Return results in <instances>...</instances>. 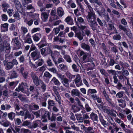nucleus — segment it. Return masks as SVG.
<instances>
[{
	"instance_id": "1",
	"label": "nucleus",
	"mask_w": 133,
	"mask_h": 133,
	"mask_svg": "<svg viewBox=\"0 0 133 133\" xmlns=\"http://www.w3.org/2000/svg\"><path fill=\"white\" fill-rule=\"evenodd\" d=\"M84 1L85 3L88 8V9L87 10L88 14L86 16L88 22L93 20L95 21L96 19V15L93 8L90 5L87 0H84Z\"/></svg>"
},
{
	"instance_id": "2",
	"label": "nucleus",
	"mask_w": 133,
	"mask_h": 133,
	"mask_svg": "<svg viewBox=\"0 0 133 133\" xmlns=\"http://www.w3.org/2000/svg\"><path fill=\"white\" fill-rule=\"evenodd\" d=\"M75 116L78 122H84L85 124H90V121L89 120L90 117L87 114L83 115L81 114H75Z\"/></svg>"
},
{
	"instance_id": "3",
	"label": "nucleus",
	"mask_w": 133,
	"mask_h": 133,
	"mask_svg": "<svg viewBox=\"0 0 133 133\" xmlns=\"http://www.w3.org/2000/svg\"><path fill=\"white\" fill-rule=\"evenodd\" d=\"M119 28L120 29L124 31L126 35L130 38V39L133 38L132 35L129 29L126 28L121 24H119Z\"/></svg>"
},
{
	"instance_id": "4",
	"label": "nucleus",
	"mask_w": 133,
	"mask_h": 133,
	"mask_svg": "<svg viewBox=\"0 0 133 133\" xmlns=\"http://www.w3.org/2000/svg\"><path fill=\"white\" fill-rule=\"evenodd\" d=\"M30 76L34 83L36 86H38L41 80L38 78L36 74L34 72H32L30 74Z\"/></svg>"
},
{
	"instance_id": "5",
	"label": "nucleus",
	"mask_w": 133,
	"mask_h": 133,
	"mask_svg": "<svg viewBox=\"0 0 133 133\" xmlns=\"http://www.w3.org/2000/svg\"><path fill=\"white\" fill-rule=\"evenodd\" d=\"M30 55L34 61L38 59L41 57L40 52L38 50L33 51L31 53Z\"/></svg>"
},
{
	"instance_id": "6",
	"label": "nucleus",
	"mask_w": 133,
	"mask_h": 133,
	"mask_svg": "<svg viewBox=\"0 0 133 133\" xmlns=\"http://www.w3.org/2000/svg\"><path fill=\"white\" fill-rule=\"evenodd\" d=\"M27 87L26 84L22 82L18 87V89L24 93H26L27 95L28 96L29 95V92L28 89H26Z\"/></svg>"
},
{
	"instance_id": "7",
	"label": "nucleus",
	"mask_w": 133,
	"mask_h": 133,
	"mask_svg": "<svg viewBox=\"0 0 133 133\" xmlns=\"http://www.w3.org/2000/svg\"><path fill=\"white\" fill-rule=\"evenodd\" d=\"M41 111L42 117V118H48V119H50V113L49 111H46L45 109L41 108L40 109Z\"/></svg>"
},
{
	"instance_id": "8",
	"label": "nucleus",
	"mask_w": 133,
	"mask_h": 133,
	"mask_svg": "<svg viewBox=\"0 0 133 133\" xmlns=\"http://www.w3.org/2000/svg\"><path fill=\"white\" fill-rule=\"evenodd\" d=\"M79 28L82 30H84L85 35L88 37L90 36H91V31L89 29H88V26L86 25H81L79 26Z\"/></svg>"
},
{
	"instance_id": "9",
	"label": "nucleus",
	"mask_w": 133,
	"mask_h": 133,
	"mask_svg": "<svg viewBox=\"0 0 133 133\" xmlns=\"http://www.w3.org/2000/svg\"><path fill=\"white\" fill-rule=\"evenodd\" d=\"M74 81L77 87H79L83 85L81 76L79 74L76 75V78Z\"/></svg>"
},
{
	"instance_id": "10",
	"label": "nucleus",
	"mask_w": 133,
	"mask_h": 133,
	"mask_svg": "<svg viewBox=\"0 0 133 133\" xmlns=\"http://www.w3.org/2000/svg\"><path fill=\"white\" fill-rule=\"evenodd\" d=\"M90 27L93 31L97 30V26L98 25L97 22L95 21H92L88 22Z\"/></svg>"
},
{
	"instance_id": "11",
	"label": "nucleus",
	"mask_w": 133,
	"mask_h": 133,
	"mask_svg": "<svg viewBox=\"0 0 133 133\" xmlns=\"http://www.w3.org/2000/svg\"><path fill=\"white\" fill-rule=\"evenodd\" d=\"M42 123L39 120H37L34 121L31 125V129H35L37 127H40Z\"/></svg>"
},
{
	"instance_id": "12",
	"label": "nucleus",
	"mask_w": 133,
	"mask_h": 133,
	"mask_svg": "<svg viewBox=\"0 0 133 133\" xmlns=\"http://www.w3.org/2000/svg\"><path fill=\"white\" fill-rule=\"evenodd\" d=\"M71 94L72 96H75L79 97L80 93L79 91L77 89H72L71 92Z\"/></svg>"
},
{
	"instance_id": "13",
	"label": "nucleus",
	"mask_w": 133,
	"mask_h": 133,
	"mask_svg": "<svg viewBox=\"0 0 133 133\" xmlns=\"http://www.w3.org/2000/svg\"><path fill=\"white\" fill-rule=\"evenodd\" d=\"M24 40L25 41V43H27L31 44L32 43V41L31 38L29 33H28L26 36V37L24 38Z\"/></svg>"
},
{
	"instance_id": "14",
	"label": "nucleus",
	"mask_w": 133,
	"mask_h": 133,
	"mask_svg": "<svg viewBox=\"0 0 133 133\" xmlns=\"http://www.w3.org/2000/svg\"><path fill=\"white\" fill-rule=\"evenodd\" d=\"M61 82L63 85L66 87L68 88L69 86V80L66 78H64L61 80Z\"/></svg>"
},
{
	"instance_id": "15",
	"label": "nucleus",
	"mask_w": 133,
	"mask_h": 133,
	"mask_svg": "<svg viewBox=\"0 0 133 133\" xmlns=\"http://www.w3.org/2000/svg\"><path fill=\"white\" fill-rule=\"evenodd\" d=\"M50 51L51 50L50 49L47 48V49H46L45 48H44L41 50V52L42 55L43 56L45 57L49 54L47 51Z\"/></svg>"
},
{
	"instance_id": "16",
	"label": "nucleus",
	"mask_w": 133,
	"mask_h": 133,
	"mask_svg": "<svg viewBox=\"0 0 133 133\" xmlns=\"http://www.w3.org/2000/svg\"><path fill=\"white\" fill-rule=\"evenodd\" d=\"M6 43V41H4L3 42L2 39L1 37V35H0V50L1 51H3L4 49V46Z\"/></svg>"
},
{
	"instance_id": "17",
	"label": "nucleus",
	"mask_w": 133,
	"mask_h": 133,
	"mask_svg": "<svg viewBox=\"0 0 133 133\" xmlns=\"http://www.w3.org/2000/svg\"><path fill=\"white\" fill-rule=\"evenodd\" d=\"M57 12L58 16L60 17H62L64 14V11L61 7H59L57 9Z\"/></svg>"
},
{
	"instance_id": "18",
	"label": "nucleus",
	"mask_w": 133,
	"mask_h": 133,
	"mask_svg": "<svg viewBox=\"0 0 133 133\" xmlns=\"http://www.w3.org/2000/svg\"><path fill=\"white\" fill-rule=\"evenodd\" d=\"M83 35L80 30L75 34V37H77L80 41L83 39Z\"/></svg>"
},
{
	"instance_id": "19",
	"label": "nucleus",
	"mask_w": 133,
	"mask_h": 133,
	"mask_svg": "<svg viewBox=\"0 0 133 133\" xmlns=\"http://www.w3.org/2000/svg\"><path fill=\"white\" fill-rule=\"evenodd\" d=\"M32 37L35 41H38L41 37V35L39 33H37L34 35Z\"/></svg>"
},
{
	"instance_id": "20",
	"label": "nucleus",
	"mask_w": 133,
	"mask_h": 133,
	"mask_svg": "<svg viewBox=\"0 0 133 133\" xmlns=\"http://www.w3.org/2000/svg\"><path fill=\"white\" fill-rule=\"evenodd\" d=\"M65 21L68 24L70 25H72L74 24L73 20L70 16H68L65 19Z\"/></svg>"
},
{
	"instance_id": "21",
	"label": "nucleus",
	"mask_w": 133,
	"mask_h": 133,
	"mask_svg": "<svg viewBox=\"0 0 133 133\" xmlns=\"http://www.w3.org/2000/svg\"><path fill=\"white\" fill-rule=\"evenodd\" d=\"M116 122H117L118 124L121 123V124L119 125L121 126L122 128L123 129L124 131H125V125L124 124L123 121H122L120 119L117 118L115 120Z\"/></svg>"
},
{
	"instance_id": "22",
	"label": "nucleus",
	"mask_w": 133,
	"mask_h": 133,
	"mask_svg": "<svg viewBox=\"0 0 133 133\" xmlns=\"http://www.w3.org/2000/svg\"><path fill=\"white\" fill-rule=\"evenodd\" d=\"M48 16V14L46 12L41 13V18L44 22H45L46 21Z\"/></svg>"
},
{
	"instance_id": "23",
	"label": "nucleus",
	"mask_w": 133,
	"mask_h": 133,
	"mask_svg": "<svg viewBox=\"0 0 133 133\" xmlns=\"http://www.w3.org/2000/svg\"><path fill=\"white\" fill-rule=\"evenodd\" d=\"M81 45L82 48L88 51H90V47L88 44H86L84 43H83L81 44Z\"/></svg>"
},
{
	"instance_id": "24",
	"label": "nucleus",
	"mask_w": 133,
	"mask_h": 133,
	"mask_svg": "<svg viewBox=\"0 0 133 133\" xmlns=\"http://www.w3.org/2000/svg\"><path fill=\"white\" fill-rule=\"evenodd\" d=\"M46 98L45 97L42 98L40 99V104L43 107H46Z\"/></svg>"
},
{
	"instance_id": "25",
	"label": "nucleus",
	"mask_w": 133,
	"mask_h": 133,
	"mask_svg": "<svg viewBox=\"0 0 133 133\" xmlns=\"http://www.w3.org/2000/svg\"><path fill=\"white\" fill-rule=\"evenodd\" d=\"M95 130V128H93V127H89L87 128V129L85 131V133H95L96 131L95 130Z\"/></svg>"
},
{
	"instance_id": "26",
	"label": "nucleus",
	"mask_w": 133,
	"mask_h": 133,
	"mask_svg": "<svg viewBox=\"0 0 133 133\" xmlns=\"http://www.w3.org/2000/svg\"><path fill=\"white\" fill-rule=\"evenodd\" d=\"M8 24L7 23H5L1 25V29L2 31H5L8 30Z\"/></svg>"
},
{
	"instance_id": "27",
	"label": "nucleus",
	"mask_w": 133,
	"mask_h": 133,
	"mask_svg": "<svg viewBox=\"0 0 133 133\" xmlns=\"http://www.w3.org/2000/svg\"><path fill=\"white\" fill-rule=\"evenodd\" d=\"M50 82L54 83L56 85H59L61 84V83L55 77H53Z\"/></svg>"
},
{
	"instance_id": "28",
	"label": "nucleus",
	"mask_w": 133,
	"mask_h": 133,
	"mask_svg": "<svg viewBox=\"0 0 133 133\" xmlns=\"http://www.w3.org/2000/svg\"><path fill=\"white\" fill-rule=\"evenodd\" d=\"M78 23L80 25V26L83 25H82L84 24L85 21L84 19L81 17H78L77 18Z\"/></svg>"
},
{
	"instance_id": "29",
	"label": "nucleus",
	"mask_w": 133,
	"mask_h": 133,
	"mask_svg": "<svg viewBox=\"0 0 133 133\" xmlns=\"http://www.w3.org/2000/svg\"><path fill=\"white\" fill-rule=\"evenodd\" d=\"M90 118L93 121H98V117L97 115L93 113H92L90 115Z\"/></svg>"
},
{
	"instance_id": "30",
	"label": "nucleus",
	"mask_w": 133,
	"mask_h": 133,
	"mask_svg": "<svg viewBox=\"0 0 133 133\" xmlns=\"http://www.w3.org/2000/svg\"><path fill=\"white\" fill-rule=\"evenodd\" d=\"M48 109H50L51 107H54L55 104V103L54 101L50 99L48 101Z\"/></svg>"
},
{
	"instance_id": "31",
	"label": "nucleus",
	"mask_w": 133,
	"mask_h": 133,
	"mask_svg": "<svg viewBox=\"0 0 133 133\" xmlns=\"http://www.w3.org/2000/svg\"><path fill=\"white\" fill-rule=\"evenodd\" d=\"M80 108L75 105H73L71 107V110L74 112L75 113L76 112L79 111Z\"/></svg>"
},
{
	"instance_id": "32",
	"label": "nucleus",
	"mask_w": 133,
	"mask_h": 133,
	"mask_svg": "<svg viewBox=\"0 0 133 133\" xmlns=\"http://www.w3.org/2000/svg\"><path fill=\"white\" fill-rule=\"evenodd\" d=\"M59 68L62 71H65L68 69V67L66 65L63 64H61L59 65Z\"/></svg>"
},
{
	"instance_id": "33",
	"label": "nucleus",
	"mask_w": 133,
	"mask_h": 133,
	"mask_svg": "<svg viewBox=\"0 0 133 133\" xmlns=\"http://www.w3.org/2000/svg\"><path fill=\"white\" fill-rule=\"evenodd\" d=\"M31 123L29 121H25L22 124V126H27L29 128L31 129Z\"/></svg>"
},
{
	"instance_id": "34",
	"label": "nucleus",
	"mask_w": 133,
	"mask_h": 133,
	"mask_svg": "<svg viewBox=\"0 0 133 133\" xmlns=\"http://www.w3.org/2000/svg\"><path fill=\"white\" fill-rule=\"evenodd\" d=\"M109 30H114V32L113 33H118V32L117 31L116 29L115 28L114 26L112 24H108Z\"/></svg>"
},
{
	"instance_id": "35",
	"label": "nucleus",
	"mask_w": 133,
	"mask_h": 133,
	"mask_svg": "<svg viewBox=\"0 0 133 133\" xmlns=\"http://www.w3.org/2000/svg\"><path fill=\"white\" fill-rule=\"evenodd\" d=\"M124 94L123 91H119L116 94V96L117 98H121L123 97Z\"/></svg>"
},
{
	"instance_id": "36",
	"label": "nucleus",
	"mask_w": 133,
	"mask_h": 133,
	"mask_svg": "<svg viewBox=\"0 0 133 133\" xmlns=\"http://www.w3.org/2000/svg\"><path fill=\"white\" fill-rule=\"evenodd\" d=\"M39 82L41 84V87L42 89V91L43 92H44L46 89V85L41 80H40Z\"/></svg>"
},
{
	"instance_id": "37",
	"label": "nucleus",
	"mask_w": 133,
	"mask_h": 133,
	"mask_svg": "<svg viewBox=\"0 0 133 133\" xmlns=\"http://www.w3.org/2000/svg\"><path fill=\"white\" fill-rule=\"evenodd\" d=\"M52 76V75L47 71H45L43 77L48 79L50 78Z\"/></svg>"
},
{
	"instance_id": "38",
	"label": "nucleus",
	"mask_w": 133,
	"mask_h": 133,
	"mask_svg": "<svg viewBox=\"0 0 133 133\" xmlns=\"http://www.w3.org/2000/svg\"><path fill=\"white\" fill-rule=\"evenodd\" d=\"M59 115V113L57 114H56L52 113V114L51 118H50V119L49 120H50V121L52 122L55 121L56 120V116H58Z\"/></svg>"
},
{
	"instance_id": "39",
	"label": "nucleus",
	"mask_w": 133,
	"mask_h": 133,
	"mask_svg": "<svg viewBox=\"0 0 133 133\" xmlns=\"http://www.w3.org/2000/svg\"><path fill=\"white\" fill-rule=\"evenodd\" d=\"M17 11L20 13L22 12V8L20 3L17 1Z\"/></svg>"
},
{
	"instance_id": "40",
	"label": "nucleus",
	"mask_w": 133,
	"mask_h": 133,
	"mask_svg": "<svg viewBox=\"0 0 133 133\" xmlns=\"http://www.w3.org/2000/svg\"><path fill=\"white\" fill-rule=\"evenodd\" d=\"M63 57L66 62L69 63H70L72 62L71 58L69 55H64Z\"/></svg>"
},
{
	"instance_id": "41",
	"label": "nucleus",
	"mask_w": 133,
	"mask_h": 133,
	"mask_svg": "<svg viewBox=\"0 0 133 133\" xmlns=\"http://www.w3.org/2000/svg\"><path fill=\"white\" fill-rule=\"evenodd\" d=\"M36 50L38 49H37V48L32 43L31 46L28 54H30V52L32 51H34V50Z\"/></svg>"
},
{
	"instance_id": "42",
	"label": "nucleus",
	"mask_w": 133,
	"mask_h": 133,
	"mask_svg": "<svg viewBox=\"0 0 133 133\" xmlns=\"http://www.w3.org/2000/svg\"><path fill=\"white\" fill-rule=\"evenodd\" d=\"M0 123L2 125L5 127H8L10 124V122L8 121H6L4 122L3 121H2Z\"/></svg>"
},
{
	"instance_id": "43",
	"label": "nucleus",
	"mask_w": 133,
	"mask_h": 133,
	"mask_svg": "<svg viewBox=\"0 0 133 133\" xmlns=\"http://www.w3.org/2000/svg\"><path fill=\"white\" fill-rule=\"evenodd\" d=\"M97 92V91L95 89H89L88 90L87 95H90L91 94H95Z\"/></svg>"
},
{
	"instance_id": "44",
	"label": "nucleus",
	"mask_w": 133,
	"mask_h": 133,
	"mask_svg": "<svg viewBox=\"0 0 133 133\" xmlns=\"http://www.w3.org/2000/svg\"><path fill=\"white\" fill-rule=\"evenodd\" d=\"M102 16L107 21H109L110 18L108 13H104L103 14Z\"/></svg>"
},
{
	"instance_id": "45",
	"label": "nucleus",
	"mask_w": 133,
	"mask_h": 133,
	"mask_svg": "<svg viewBox=\"0 0 133 133\" xmlns=\"http://www.w3.org/2000/svg\"><path fill=\"white\" fill-rule=\"evenodd\" d=\"M13 66V65L12 64V63L11 62H9L7 63L5 68L6 70H8L11 69Z\"/></svg>"
},
{
	"instance_id": "46",
	"label": "nucleus",
	"mask_w": 133,
	"mask_h": 133,
	"mask_svg": "<svg viewBox=\"0 0 133 133\" xmlns=\"http://www.w3.org/2000/svg\"><path fill=\"white\" fill-rule=\"evenodd\" d=\"M101 106L104 112L108 114H110V110L109 109H107L106 108L105 106H103V105H101Z\"/></svg>"
},
{
	"instance_id": "47",
	"label": "nucleus",
	"mask_w": 133,
	"mask_h": 133,
	"mask_svg": "<svg viewBox=\"0 0 133 133\" xmlns=\"http://www.w3.org/2000/svg\"><path fill=\"white\" fill-rule=\"evenodd\" d=\"M49 71L52 72L54 74H57V71L56 68L55 67H52L51 68H49L48 69Z\"/></svg>"
},
{
	"instance_id": "48",
	"label": "nucleus",
	"mask_w": 133,
	"mask_h": 133,
	"mask_svg": "<svg viewBox=\"0 0 133 133\" xmlns=\"http://www.w3.org/2000/svg\"><path fill=\"white\" fill-rule=\"evenodd\" d=\"M68 3L70 5L72 8H74L76 7V5L73 3L72 0H70L68 2Z\"/></svg>"
},
{
	"instance_id": "49",
	"label": "nucleus",
	"mask_w": 133,
	"mask_h": 133,
	"mask_svg": "<svg viewBox=\"0 0 133 133\" xmlns=\"http://www.w3.org/2000/svg\"><path fill=\"white\" fill-rule=\"evenodd\" d=\"M52 47L54 49H56L58 50H61L62 49V46L56 44H54L53 45Z\"/></svg>"
},
{
	"instance_id": "50",
	"label": "nucleus",
	"mask_w": 133,
	"mask_h": 133,
	"mask_svg": "<svg viewBox=\"0 0 133 133\" xmlns=\"http://www.w3.org/2000/svg\"><path fill=\"white\" fill-rule=\"evenodd\" d=\"M33 114L36 116V118H38L40 117L41 116L40 113H41V111H40V110L37 111L32 112Z\"/></svg>"
},
{
	"instance_id": "51",
	"label": "nucleus",
	"mask_w": 133,
	"mask_h": 133,
	"mask_svg": "<svg viewBox=\"0 0 133 133\" xmlns=\"http://www.w3.org/2000/svg\"><path fill=\"white\" fill-rule=\"evenodd\" d=\"M101 12H100L99 10L97 11V13L100 16H102L103 14H104L103 12L105 11V9L103 7H102L101 9Z\"/></svg>"
},
{
	"instance_id": "52",
	"label": "nucleus",
	"mask_w": 133,
	"mask_h": 133,
	"mask_svg": "<svg viewBox=\"0 0 133 133\" xmlns=\"http://www.w3.org/2000/svg\"><path fill=\"white\" fill-rule=\"evenodd\" d=\"M21 132L22 133H31V131L28 129L22 128L21 130Z\"/></svg>"
},
{
	"instance_id": "53",
	"label": "nucleus",
	"mask_w": 133,
	"mask_h": 133,
	"mask_svg": "<svg viewBox=\"0 0 133 133\" xmlns=\"http://www.w3.org/2000/svg\"><path fill=\"white\" fill-rule=\"evenodd\" d=\"M111 51L115 53H116L117 52H118V50L117 47L116 45H115L114 46L111 47Z\"/></svg>"
},
{
	"instance_id": "54",
	"label": "nucleus",
	"mask_w": 133,
	"mask_h": 133,
	"mask_svg": "<svg viewBox=\"0 0 133 133\" xmlns=\"http://www.w3.org/2000/svg\"><path fill=\"white\" fill-rule=\"evenodd\" d=\"M121 38V36L119 34L115 35L113 37V39L116 40H120Z\"/></svg>"
},
{
	"instance_id": "55",
	"label": "nucleus",
	"mask_w": 133,
	"mask_h": 133,
	"mask_svg": "<svg viewBox=\"0 0 133 133\" xmlns=\"http://www.w3.org/2000/svg\"><path fill=\"white\" fill-rule=\"evenodd\" d=\"M37 65L38 66L42 65L44 63V60L42 59H39L38 60Z\"/></svg>"
},
{
	"instance_id": "56",
	"label": "nucleus",
	"mask_w": 133,
	"mask_h": 133,
	"mask_svg": "<svg viewBox=\"0 0 133 133\" xmlns=\"http://www.w3.org/2000/svg\"><path fill=\"white\" fill-rule=\"evenodd\" d=\"M8 116L10 119L12 120L14 118L15 116V115L14 113L11 112L8 115Z\"/></svg>"
},
{
	"instance_id": "57",
	"label": "nucleus",
	"mask_w": 133,
	"mask_h": 133,
	"mask_svg": "<svg viewBox=\"0 0 133 133\" xmlns=\"http://www.w3.org/2000/svg\"><path fill=\"white\" fill-rule=\"evenodd\" d=\"M33 20L31 19L29 21H28L26 20H25L24 22L27 24L29 26H31L33 24Z\"/></svg>"
},
{
	"instance_id": "58",
	"label": "nucleus",
	"mask_w": 133,
	"mask_h": 133,
	"mask_svg": "<svg viewBox=\"0 0 133 133\" xmlns=\"http://www.w3.org/2000/svg\"><path fill=\"white\" fill-rule=\"evenodd\" d=\"M56 124L55 122L52 123H50L49 126V128L50 129H55L56 128Z\"/></svg>"
},
{
	"instance_id": "59",
	"label": "nucleus",
	"mask_w": 133,
	"mask_h": 133,
	"mask_svg": "<svg viewBox=\"0 0 133 133\" xmlns=\"http://www.w3.org/2000/svg\"><path fill=\"white\" fill-rule=\"evenodd\" d=\"M46 66L44 65H43L38 69L39 71V72H43L46 70Z\"/></svg>"
},
{
	"instance_id": "60",
	"label": "nucleus",
	"mask_w": 133,
	"mask_h": 133,
	"mask_svg": "<svg viewBox=\"0 0 133 133\" xmlns=\"http://www.w3.org/2000/svg\"><path fill=\"white\" fill-rule=\"evenodd\" d=\"M89 41L91 45L93 47L95 48L96 43L94 40L92 38H91L89 39Z\"/></svg>"
},
{
	"instance_id": "61",
	"label": "nucleus",
	"mask_w": 133,
	"mask_h": 133,
	"mask_svg": "<svg viewBox=\"0 0 133 133\" xmlns=\"http://www.w3.org/2000/svg\"><path fill=\"white\" fill-rule=\"evenodd\" d=\"M72 68L73 69L74 71L76 72H78L79 71V69L77 67V66L76 64H74L72 65Z\"/></svg>"
},
{
	"instance_id": "62",
	"label": "nucleus",
	"mask_w": 133,
	"mask_h": 133,
	"mask_svg": "<svg viewBox=\"0 0 133 133\" xmlns=\"http://www.w3.org/2000/svg\"><path fill=\"white\" fill-rule=\"evenodd\" d=\"M122 70L123 71L122 72V74H123L124 75L126 76H127L129 75V73L128 71L127 70H124V68L123 66Z\"/></svg>"
},
{
	"instance_id": "63",
	"label": "nucleus",
	"mask_w": 133,
	"mask_h": 133,
	"mask_svg": "<svg viewBox=\"0 0 133 133\" xmlns=\"http://www.w3.org/2000/svg\"><path fill=\"white\" fill-rule=\"evenodd\" d=\"M46 63L48 64V66H52L53 65V64L51 61V60L50 59L48 58V60L46 61Z\"/></svg>"
},
{
	"instance_id": "64",
	"label": "nucleus",
	"mask_w": 133,
	"mask_h": 133,
	"mask_svg": "<svg viewBox=\"0 0 133 133\" xmlns=\"http://www.w3.org/2000/svg\"><path fill=\"white\" fill-rule=\"evenodd\" d=\"M71 127L74 130H75L77 131H81V130H79V128L78 127H76L74 124L73 125H71Z\"/></svg>"
}]
</instances>
